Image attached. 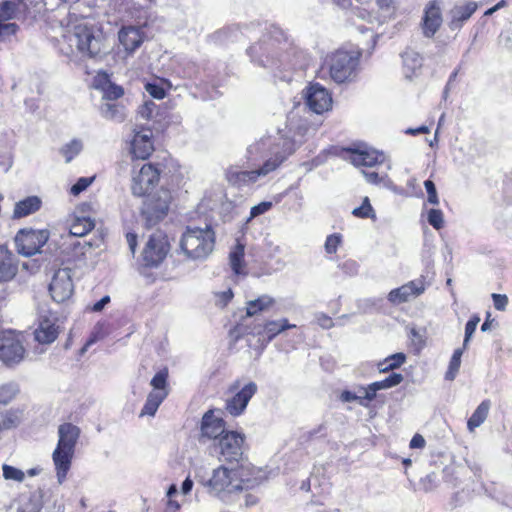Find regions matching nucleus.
<instances>
[{
	"label": "nucleus",
	"instance_id": "nucleus-1",
	"mask_svg": "<svg viewBox=\"0 0 512 512\" xmlns=\"http://www.w3.org/2000/svg\"><path fill=\"white\" fill-rule=\"evenodd\" d=\"M268 472L244 461L222 464L212 469L210 476L201 484L209 496L227 503L235 494L259 486L268 479Z\"/></svg>",
	"mask_w": 512,
	"mask_h": 512
},
{
	"label": "nucleus",
	"instance_id": "nucleus-2",
	"mask_svg": "<svg viewBox=\"0 0 512 512\" xmlns=\"http://www.w3.org/2000/svg\"><path fill=\"white\" fill-rule=\"evenodd\" d=\"M309 130L307 121L292 113L288 116L285 128L279 130L278 137H262L251 143L246 150V159L256 163L268 158L278 160L284 156V162L304 142Z\"/></svg>",
	"mask_w": 512,
	"mask_h": 512
},
{
	"label": "nucleus",
	"instance_id": "nucleus-3",
	"mask_svg": "<svg viewBox=\"0 0 512 512\" xmlns=\"http://www.w3.org/2000/svg\"><path fill=\"white\" fill-rule=\"evenodd\" d=\"M58 45L60 51L67 56L94 58L101 53L103 43L99 31L86 20L68 14L61 21Z\"/></svg>",
	"mask_w": 512,
	"mask_h": 512
},
{
	"label": "nucleus",
	"instance_id": "nucleus-4",
	"mask_svg": "<svg viewBox=\"0 0 512 512\" xmlns=\"http://www.w3.org/2000/svg\"><path fill=\"white\" fill-rule=\"evenodd\" d=\"M80 434V428L72 423H63L58 427V442L52 453V461L59 484L66 480Z\"/></svg>",
	"mask_w": 512,
	"mask_h": 512
},
{
	"label": "nucleus",
	"instance_id": "nucleus-5",
	"mask_svg": "<svg viewBox=\"0 0 512 512\" xmlns=\"http://www.w3.org/2000/svg\"><path fill=\"white\" fill-rule=\"evenodd\" d=\"M215 246V232L206 225L201 227H187L179 240L180 252L189 260H205Z\"/></svg>",
	"mask_w": 512,
	"mask_h": 512
},
{
	"label": "nucleus",
	"instance_id": "nucleus-6",
	"mask_svg": "<svg viewBox=\"0 0 512 512\" xmlns=\"http://www.w3.org/2000/svg\"><path fill=\"white\" fill-rule=\"evenodd\" d=\"M360 53L357 51L338 50L327 58L330 77L336 83L350 80L359 63Z\"/></svg>",
	"mask_w": 512,
	"mask_h": 512
},
{
	"label": "nucleus",
	"instance_id": "nucleus-7",
	"mask_svg": "<svg viewBox=\"0 0 512 512\" xmlns=\"http://www.w3.org/2000/svg\"><path fill=\"white\" fill-rule=\"evenodd\" d=\"M168 369L163 368L159 370L151 379V391L146 397V401L141 409L140 417L150 416L154 417L158 408L163 401L168 397L170 388L168 383Z\"/></svg>",
	"mask_w": 512,
	"mask_h": 512
},
{
	"label": "nucleus",
	"instance_id": "nucleus-8",
	"mask_svg": "<svg viewBox=\"0 0 512 512\" xmlns=\"http://www.w3.org/2000/svg\"><path fill=\"white\" fill-rule=\"evenodd\" d=\"M283 163V157L278 160L268 158L263 164L254 170H239L237 167H230L226 170V179L232 185L243 187L258 182L261 178L266 177L275 171Z\"/></svg>",
	"mask_w": 512,
	"mask_h": 512
},
{
	"label": "nucleus",
	"instance_id": "nucleus-9",
	"mask_svg": "<svg viewBox=\"0 0 512 512\" xmlns=\"http://www.w3.org/2000/svg\"><path fill=\"white\" fill-rule=\"evenodd\" d=\"M172 201L170 190L161 188L153 194H149L143 207V216L148 225H156L160 220L164 219L169 211Z\"/></svg>",
	"mask_w": 512,
	"mask_h": 512
},
{
	"label": "nucleus",
	"instance_id": "nucleus-10",
	"mask_svg": "<svg viewBox=\"0 0 512 512\" xmlns=\"http://www.w3.org/2000/svg\"><path fill=\"white\" fill-rule=\"evenodd\" d=\"M159 179L160 171L151 163L143 164L139 170L134 168L131 180L132 194L137 197L149 195Z\"/></svg>",
	"mask_w": 512,
	"mask_h": 512
},
{
	"label": "nucleus",
	"instance_id": "nucleus-11",
	"mask_svg": "<svg viewBox=\"0 0 512 512\" xmlns=\"http://www.w3.org/2000/svg\"><path fill=\"white\" fill-rule=\"evenodd\" d=\"M25 357V348L18 334L13 331L0 333V361L7 366L19 364Z\"/></svg>",
	"mask_w": 512,
	"mask_h": 512
},
{
	"label": "nucleus",
	"instance_id": "nucleus-12",
	"mask_svg": "<svg viewBox=\"0 0 512 512\" xmlns=\"http://www.w3.org/2000/svg\"><path fill=\"white\" fill-rule=\"evenodd\" d=\"M170 250L168 237L161 231L150 235L142 252V259L146 266L156 267L167 256Z\"/></svg>",
	"mask_w": 512,
	"mask_h": 512
},
{
	"label": "nucleus",
	"instance_id": "nucleus-13",
	"mask_svg": "<svg viewBox=\"0 0 512 512\" xmlns=\"http://www.w3.org/2000/svg\"><path fill=\"white\" fill-rule=\"evenodd\" d=\"M49 239L47 230H20L15 236V245L19 254L32 256L46 244Z\"/></svg>",
	"mask_w": 512,
	"mask_h": 512
},
{
	"label": "nucleus",
	"instance_id": "nucleus-14",
	"mask_svg": "<svg viewBox=\"0 0 512 512\" xmlns=\"http://www.w3.org/2000/svg\"><path fill=\"white\" fill-rule=\"evenodd\" d=\"M303 97L307 107L316 114H323L332 107L330 92L319 83L310 84L304 91Z\"/></svg>",
	"mask_w": 512,
	"mask_h": 512
},
{
	"label": "nucleus",
	"instance_id": "nucleus-15",
	"mask_svg": "<svg viewBox=\"0 0 512 512\" xmlns=\"http://www.w3.org/2000/svg\"><path fill=\"white\" fill-rule=\"evenodd\" d=\"M73 291L71 270L68 268L57 270L49 285L52 299L57 303H63L72 296Z\"/></svg>",
	"mask_w": 512,
	"mask_h": 512
},
{
	"label": "nucleus",
	"instance_id": "nucleus-16",
	"mask_svg": "<svg viewBox=\"0 0 512 512\" xmlns=\"http://www.w3.org/2000/svg\"><path fill=\"white\" fill-rule=\"evenodd\" d=\"M154 151L153 132L150 128L134 130L130 142V153L133 158L145 160Z\"/></svg>",
	"mask_w": 512,
	"mask_h": 512
},
{
	"label": "nucleus",
	"instance_id": "nucleus-17",
	"mask_svg": "<svg viewBox=\"0 0 512 512\" xmlns=\"http://www.w3.org/2000/svg\"><path fill=\"white\" fill-rule=\"evenodd\" d=\"M244 435L235 431H227L218 440L219 453L226 461L237 460L243 454Z\"/></svg>",
	"mask_w": 512,
	"mask_h": 512
},
{
	"label": "nucleus",
	"instance_id": "nucleus-18",
	"mask_svg": "<svg viewBox=\"0 0 512 512\" xmlns=\"http://www.w3.org/2000/svg\"><path fill=\"white\" fill-rule=\"evenodd\" d=\"M257 389L256 383L252 381L246 383L231 398L226 400L225 409L227 413L234 417L242 415L250 399L256 394Z\"/></svg>",
	"mask_w": 512,
	"mask_h": 512
},
{
	"label": "nucleus",
	"instance_id": "nucleus-19",
	"mask_svg": "<svg viewBox=\"0 0 512 512\" xmlns=\"http://www.w3.org/2000/svg\"><path fill=\"white\" fill-rule=\"evenodd\" d=\"M442 13L438 0L427 4L422 19V31L425 37L431 38L435 35L442 24Z\"/></svg>",
	"mask_w": 512,
	"mask_h": 512
},
{
	"label": "nucleus",
	"instance_id": "nucleus-20",
	"mask_svg": "<svg viewBox=\"0 0 512 512\" xmlns=\"http://www.w3.org/2000/svg\"><path fill=\"white\" fill-rule=\"evenodd\" d=\"M225 422L213 410L207 411L201 421V435L207 439H220L226 433Z\"/></svg>",
	"mask_w": 512,
	"mask_h": 512
},
{
	"label": "nucleus",
	"instance_id": "nucleus-21",
	"mask_svg": "<svg viewBox=\"0 0 512 512\" xmlns=\"http://www.w3.org/2000/svg\"><path fill=\"white\" fill-rule=\"evenodd\" d=\"M425 291L422 280L410 281L399 288L393 289L388 294V300L393 304H400L413 297L421 295Z\"/></svg>",
	"mask_w": 512,
	"mask_h": 512
},
{
	"label": "nucleus",
	"instance_id": "nucleus-22",
	"mask_svg": "<svg viewBox=\"0 0 512 512\" xmlns=\"http://www.w3.org/2000/svg\"><path fill=\"white\" fill-rule=\"evenodd\" d=\"M349 159L357 167H374L386 161L382 152L370 148L352 150Z\"/></svg>",
	"mask_w": 512,
	"mask_h": 512
},
{
	"label": "nucleus",
	"instance_id": "nucleus-23",
	"mask_svg": "<svg viewBox=\"0 0 512 512\" xmlns=\"http://www.w3.org/2000/svg\"><path fill=\"white\" fill-rule=\"evenodd\" d=\"M145 35L140 27L125 26L118 32V39L125 51L134 53L143 43Z\"/></svg>",
	"mask_w": 512,
	"mask_h": 512
},
{
	"label": "nucleus",
	"instance_id": "nucleus-24",
	"mask_svg": "<svg viewBox=\"0 0 512 512\" xmlns=\"http://www.w3.org/2000/svg\"><path fill=\"white\" fill-rule=\"evenodd\" d=\"M59 333L58 326L54 319L43 318L39 321L34 331V338L40 344H51L55 341Z\"/></svg>",
	"mask_w": 512,
	"mask_h": 512
},
{
	"label": "nucleus",
	"instance_id": "nucleus-25",
	"mask_svg": "<svg viewBox=\"0 0 512 512\" xmlns=\"http://www.w3.org/2000/svg\"><path fill=\"white\" fill-rule=\"evenodd\" d=\"M477 9V3L470 1L462 5H455L450 10L451 20L449 27L452 30L460 28L465 21H467Z\"/></svg>",
	"mask_w": 512,
	"mask_h": 512
},
{
	"label": "nucleus",
	"instance_id": "nucleus-26",
	"mask_svg": "<svg viewBox=\"0 0 512 512\" xmlns=\"http://www.w3.org/2000/svg\"><path fill=\"white\" fill-rule=\"evenodd\" d=\"M17 264L12 252L0 245V282L12 280L17 273Z\"/></svg>",
	"mask_w": 512,
	"mask_h": 512
},
{
	"label": "nucleus",
	"instance_id": "nucleus-27",
	"mask_svg": "<svg viewBox=\"0 0 512 512\" xmlns=\"http://www.w3.org/2000/svg\"><path fill=\"white\" fill-rule=\"evenodd\" d=\"M95 84L103 90L104 98L108 100L118 99L124 94L123 88L113 84L107 73H99L95 78Z\"/></svg>",
	"mask_w": 512,
	"mask_h": 512
},
{
	"label": "nucleus",
	"instance_id": "nucleus-28",
	"mask_svg": "<svg viewBox=\"0 0 512 512\" xmlns=\"http://www.w3.org/2000/svg\"><path fill=\"white\" fill-rule=\"evenodd\" d=\"M41 199L37 196H29L15 204L13 210L14 218L26 217L38 211L41 207Z\"/></svg>",
	"mask_w": 512,
	"mask_h": 512
},
{
	"label": "nucleus",
	"instance_id": "nucleus-29",
	"mask_svg": "<svg viewBox=\"0 0 512 512\" xmlns=\"http://www.w3.org/2000/svg\"><path fill=\"white\" fill-rule=\"evenodd\" d=\"M275 305V299L270 295L264 294L257 299L246 303V314L249 317L269 311Z\"/></svg>",
	"mask_w": 512,
	"mask_h": 512
},
{
	"label": "nucleus",
	"instance_id": "nucleus-30",
	"mask_svg": "<svg viewBox=\"0 0 512 512\" xmlns=\"http://www.w3.org/2000/svg\"><path fill=\"white\" fill-rule=\"evenodd\" d=\"M94 226V220L89 217H75L70 225L69 234L65 239L73 240L75 237H83L87 235Z\"/></svg>",
	"mask_w": 512,
	"mask_h": 512
},
{
	"label": "nucleus",
	"instance_id": "nucleus-31",
	"mask_svg": "<svg viewBox=\"0 0 512 512\" xmlns=\"http://www.w3.org/2000/svg\"><path fill=\"white\" fill-rule=\"evenodd\" d=\"M295 324H290L286 318L267 321L263 327L262 335L266 337L267 342L272 341L283 331L295 328Z\"/></svg>",
	"mask_w": 512,
	"mask_h": 512
},
{
	"label": "nucleus",
	"instance_id": "nucleus-32",
	"mask_svg": "<svg viewBox=\"0 0 512 512\" xmlns=\"http://www.w3.org/2000/svg\"><path fill=\"white\" fill-rule=\"evenodd\" d=\"M274 49V41L265 44H255L248 49V53L253 60L259 56L258 62L262 66H266L269 58H273L276 54Z\"/></svg>",
	"mask_w": 512,
	"mask_h": 512
},
{
	"label": "nucleus",
	"instance_id": "nucleus-33",
	"mask_svg": "<svg viewBox=\"0 0 512 512\" xmlns=\"http://www.w3.org/2000/svg\"><path fill=\"white\" fill-rule=\"evenodd\" d=\"M402 59L405 76L411 79L422 67V58L419 53L408 50L403 53Z\"/></svg>",
	"mask_w": 512,
	"mask_h": 512
},
{
	"label": "nucleus",
	"instance_id": "nucleus-34",
	"mask_svg": "<svg viewBox=\"0 0 512 512\" xmlns=\"http://www.w3.org/2000/svg\"><path fill=\"white\" fill-rule=\"evenodd\" d=\"M100 113L107 120L121 123L126 118L124 106L117 103L106 102L101 105Z\"/></svg>",
	"mask_w": 512,
	"mask_h": 512
},
{
	"label": "nucleus",
	"instance_id": "nucleus-35",
	"mask_svg": "<svg viewBox=\"0 0 512 512\" xmlns=\"http://www.w3.org/2000/svg\"><path fill=\"white\" fill-rule=\"evenodd\" d=\"M490 407L491 403L489 400H484L478 405L467 422V428L470 432H473L486 420Z\"/></svg>",
	"mask_w": 512,
	"mask_h": 512
},
{
	"label": "nucleus",
	"instance_id": "nucleus-36",
	"mask_svg": "<svg viewBox=\"0 0 512 512\" xmlns=\"http://www.w3.org/2000/svg\"><path fill=\"white\" fill-rule=\"evenodd\" d=\"M64 245L67 249L71 248V258L73 261H83L85 259L86 252L92 248V243L89 241H80L77 239L67 240L65 239Z\"/></svg>",
	"mask_w": 512,
	"mask_h": 512
},
{
	"label": "nucleus",
	"instance_id": "nucleus-37",
	"mask_svg": "<svg viewBox=\"0 0 512 512\" xmlns=\"http://www.w3.org/2000/svg\"><path fill=\"white\" fill-rule=\"evenodd\" d=\"M20 421L21 413L18 410H0V432L17 427Z\"/></svg>",
	"mask_w": 512,
	"mask_h": 512
},
{
	"label": "nucleus",
	"instance_id": "nucleus-38",
	"mask_svg": "<svg viewBox=\"0 0 512 512\" xmlns=\"http://www.w3.org/2000/svg\"><path fill=\"white\" fill-rule=\"evenodd\" d=\"M230 266L237 275L244 274V246L238 243L229 254Z\"/></svg>",
	"mask_w": 512,
	"mask_h": 512
},
{
	"label": "nucleus",
	"instance_id": "nucleus-39",
	"mask_svg": "<svg viewBox=\"0 0 512 512\" xmlns=\"http://www.w3.org/2000/svg\"><path fill=\"white\" fill-rule=\"evenodd\" d=\"M405 361L406 355L402 352H399L386 357L383 361L378 363L377 367L380 372L386 373L390 370L401 367Z\"/></svg>",
	"mask_w": 512,
	"mask_h": 512
},
{
	"label": "nucleus",
	"instance_id": "nucleus-40",
	"mask_svg": "<svg viewBox=\"0 0 512 512\" xmlns=\"http://www.w3.org/2000/svg\"><path fill=\"white\" fill-rule=\"evenodd\" d=\"M351 16L350 19L352 21L355 20V18L366 21L369 24H380L382 23V20L379 16L373 14L372 12L368 11L366 8L361 6H355L351 10Z\"/></svg>",
	"mask_w": 512,
	"mask_h": 512
},
{
	"label": "nucleus",
	"instance_id": "nucleus-41",
	"mask_svg": "<svg viewBox=\"0 0 512 512\" xmlns=\"http://www.w3.org/2000/svg\"><path fill=\"white\" fill-rule=\"evenodd\" d=\"M83 149L82 141L73 139L61 148V153L65 157V161H72Z\"/></svg>",
	"mask_w": 512,
	"mask_h": 512
},
{
	"label": "nucleus",
	"instance_id": "nucleus-42",
	"mask_svg": "<svg viewBox=\"0 0 512 512\" xmlns=\"http://www.w3.org/2000/svg\"><path fill=\"white\" fill-rule=\"evenodd\" d=\"M362 173L368 183L375 184V185H383L387 189H390L393 191L395 190V185L392 182V180L388 177L387 174L379 175L376 172H366V171H363Z\"/></svg>",
	"mask_w": 512,
	"mask_h": 512
},
{
	"label": "nucleus",
	"instance_id": "nucleus-43",
	"mask_svg": "<svg viewBox=\"0 0 512 512\" xmlns=\"http://www.w3.org/2000/svg\"><path fill=\"white\" fill-rule=\"evenodd\" d=\"M352 214L357 218H370L372 220L376 219V214L373 207L370 204V200L368 197H364L362 201V205L356 207L352 210Z\"/></svg>",
	"mask_w": 512,
	"mask_h": 512
},
{
	"label": "nucleus",
	"instance_id": "nucleus-44",
	"mask_svg": "<svg viewBox=\"0 0 512 512\" xmlns=\"http://www.w3.org/2000/svg\"><path fill=\"white\" fill-rule=\"evenodd\" d=\"M463 354V350L458 348L453 352V355L451 357L448 371L446 372L445 378L447 380H453L459 370L460 364H461V357Z\"/></svg>",
	"mask_w": 512,
	"mask_h": 512
},
{
	"label": "nucleus",
	"instance_id": "nucleus-45",
	"mask_svg": "<svg viewBox=\"0 0 512 512\" xmlns=\"http://www.w3.org/2000/svg\"><path fill=\"white\" fill-rule=\"evenodd\" d=\"M403 381V375L400 373H392L387 378L373 382L376 389L385 390L399 385Z\"/></svg>",
	"mask_w": 512,
	"mask_h": 512
},
{
	"label": "nucleus",
	"instance_id": "nucleus-46",
	"mask_svg": "<svg viewBox=\"0 0 512 512\" xmlns=\"http://www.w3.org/2000/svg\"><path fill=\"white\" fill-rule=\"evenodd\" d=\"M2 471H3V477L6 480H14L17 482H22L25 478V473L22 470L15 468L13 466H10V465H3Z\"/></svg>",
	"mask_w": 512,
	"mask_h": 512
},
{
	"label": "nucleus",
	"instance_id": "nucleus-47",
	"mask_svg": "<svg viewBox=\"0 0 512 512\" xmlns=\"http://www.w3.org/2000/svg\"><path fill=\"white\" fill-rule=\"evenodd\" d=\"M157 111V105L151 101H145L138 109V114L141 118L149 120L154 117Z\"/></svg>",
	"mask_w": 512,
	"mask_h": 512
},
{
	"label": "nucleus",
	"instance_id": "nucleus-48",
	"mask_svg": "<svg viewBox=\"0 0 512 512\" xmlns=\"http://www.w3.org/2000/svg\"><path fill=\"white\" fill-rule=\"evenodd\" d=\"M16 6L11 1H5L0 4V22L8 21L15 15Z\"/></svg>",
	"mask_w": 512,
	"mask_h": 512
},
{
	"label": "nucleus",
	"instance_id": "nucleus-49",
	"mask_svg": "<svg viewBox=\"0 0 512 512\" xmlns=\"http://www.w3.org/2000/svg\"><path fill=\"white\" fill-rule=\"evenodd\" d=\"M17 390L12 384L0 386V405L8 404L15 396Z\"/></svg>",
	"mask_w": 512,
	"mask_h": 512
},
{
	"label": "nucleus",
	"instance_id": "nucleus-50",
	"mask_svg": "<svg viewBox=\"0 0 512 512\" xmlns=\"http://www.w3.org/2000/svg\"><path fill=\"white\" fill-rule=\"evenodd\" d=\"M427 220L433 228H435L437 230L441 229L444 224V218H443L442 211L439 209H430L428 211Z\"/></svg>",
	"mask_w": 512,
	"mask_h": 512
},
{
	"label": "nucleus",
	"instance_id": "nucleus-51",
	"mask_svg": "<svg viewBox=\"0 0 512 512\" xmlns=\"http://www.w3.org/2000/svg\"><path fill=\"white\" fill-rule=\"evenodd\" d=\"M341 242H342V236L340 234L335 233V234L329 235L326 238L325 245H324L326 253H328V254L336 253Z\"/></svg>",
	"mask_w": 512,
	"mask_h": 512
},
{
	"label": "nucleus",
	"instance_id": "nucleus-52",
	"mask_svg": "<svg viewBox=\"0 0 512 512\" xmlns=\"http://www.w3.org/2000/svg\"><path fill=\"white\" fill-rule=\"evenodd\" d=\"M94 177H81L77 180V182L71 187L70 193L74 196L79 195L81 192L86 190L93 182Z\"/></svg>",
	"mask_w": 512,
	"mask_h": 512
},
{
	"label": "nucleus",
	"instance_id": "nucleus-53",
	"mask_svg": "<svg viewBox=\"0 0 512 512\" xmlns=\"http://www.w3.org/2000/svg\"><path fill=\"white\" fill-rule=\"evenodd\" d=\"M19 27L15 23H0V42L5 41L7 37L16 34Z\"/></svg>",
	"mask_w": 512,
	"mask_h": 512
},
{
	"label": "nucleus",
	"instance_id": "nucleus-54",
	"mask_svg": "<svg viewBox=\"0 0 512 512\" xmlns=\"http://www.w3.org/2000/svg\"><path fill=\"white\" fill-rule=\"evenodd\" d=\"M425 189L428 194V202L432 205H438L439 204V198L437 195L436 187L433 181L426 180L424 182Z\"/></svg>",
	"mask_w": 512,
	"mask_h": 512
},
{
	"label": "nucleus",
	"instance_id": "nucleus-55",
	"mask_svg": "<svg viewBox=\"0 0 512 512\" xmlns=\"http://www.w3.org/2000/svg\"><path fill=\"white\" fill-rule=\"evenodd\" d=\"M271 207H272V203L268 202V201H264V202L259 203L258 205L253 206L250 211L249 220L266 213L267 211H269L271 209Z\"/></svg>",
	"mask_w": 512,
	"mask_h": 512
},
{
	"label": "nucleus",
	"instance_id": "nucleus-56",
	"mask_svg": "<svg viewBox=\"0 0 512 512\" xmlns=\"http://www.w3.org/2000/svg\"><path fill=\"white\" fill-rule=\"evenodd\" d=\"M145 89L155 99H163L166 94L165 90L157 84L147 83Z\"/></svg>",
	"mask_w": 512,
	"mask_h": 512
},
{
	"label": "nucleus",
	"instance_id": "nucleus-57",
	"mask_svg": "<svg viewBox=\"0 0 512 512\" xmlns=\"http://www.w3.org/2000/svg\"><path fill=\"white\" fill-rule=\"evenodd\" d=\"M493 304L496 310L504 311L508 304V297L504 294H492Z\"/></svg>",
	"mask_w": 512,
	"mask_h": 512
},
{
	"label": "nucleus",
	"instance_id": "nucleus-58",
	"mask_svg": "<svg viewBox=\"0 0 512 512\" xmlns=\"http://www.w3.org/2000/svg\"><path fill=\"white\" fill-rule=\"evenodd\" d=\"M316 321H317V324L324 329H329L333 326L332 319L323 313L316 315Z\"/></svg>",
	"mask_w": 512,
	"mask_h": 512
},
{
	"label": "nucleus",
	"instance_id": "nucleus-59",
	"mask_svg": "<svg viewBox=\"0 0 512 512\" xmlns=\"http://www.w3.org/2000/svg\"><path fill=\"white\" fill-rule=\"evenodd\" d=\"M377 391L378 389H376V386L371 383L364 389V394L361 396V399L372 401L375 398Z\"/></svg>",
	"mask_w": 512,
	"mask_h": 512
},
{
	"label": "nucleus",
	"instance_id": "nucleus-60",
	"mask_svg": "<svg viewBox=\"0 0 512 512\" xmlns=\"http://www.w3.org/2000/svg\"><path fill=\"white\" fill-rule=\"evenodd\" d=\"M425 443H426V441L422 435L415 434L410 441V448H412V449L420 448L421 449V448H424Z\"/></svg>",
	"mask_w": 512,
	"mask_h": 512
},
{
	"label": "nucleus",
	"instance_id": "nucleus-61",
	"mask_svg": "<svg viewBox=\"0 0 512 512\" xmlns=\"http://www.w3.org/2000/svg\"><path fill=\"white\" fill-rule=\"evenodd\" d=\"M218 297V304L221 306H225L233 298V292L231 289H228L218 294Z\"/></svg>",
	"mask_w": 512,
	"mask_h": 512
},
{
	"label": "nucleus",
	"instance_id": "nucleus-62",
	"mask_svg": "<svg viewBox=\"0 0 512 512\" xmlns=\"http://www.w3.org/2000/svg\"><path fill=\"white\" fill-rule=\"evenodd\" d=\"M110 302V297L109 296H104L103 298H101L99 301H97L93 307H92V310L95 311V312H100L103 310V308Z\"/></svg>",
	"mask_w": 512,
	"mask_h": 512
},
{
	"label": "nucleus",
	"instance_id": "nucleus-63",
	"mask_svg": "<svg viewBox=\"0 0 512 512\" xmlns=\"http://www.w3.org/2000/svg\"><path fill=\"white\" fill-rule=\"evenodd\" d=\"M193 485H194L193 480L190 477H187L181 485L182 494L183 495L189 494L193 488Z\"/></svg>",
	"mask_w": 512,
	"mask_h": 512
},
{
	"label": "nucleus",
	"instance_id": "nucleus-64",
	"mask_svg": "<svg viewBox=\"0 0 512 512\" xmlns=\"http://www.w3.org/2000/svg\"><path fill=\"white\" fill-rule=\"evenodd\" d=\"M126 240L132 253H135L137 246V235L134 233H127Z\"/></svg>",
	"mask_w": 512,
	"mask_h": 512
}]
</instances>
